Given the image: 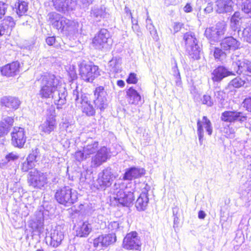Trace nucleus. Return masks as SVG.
I'll list each match as a JSON object with an SVG mask.
<instances>
[{
  "mask_svg": "<svg viewBox=\"0 0 251 251\" xmlns=\"http://www.w3.org/2000/svg\"><path fill=\"white\" fill-rule=\"evenodd\" d=\"M137 81L138 79L137 78L136 75L133 73H130L126 79V82L128 83L135 84L137 83Z\"/></svg>",
  "mask_w": 251,
  "mask_h": 251,
  "instance_id": "obj_54",
  "label": "nucleus"
},
{
  "mask_svg": "<svg viewBox=\"0 0 251 251\" xmlns=\"http://www.w3.org/2000/svg\"><path fill=\"white\" fill-rule=\"evenodd\" d=\"M226 25L224 22H218L215 26L207 28L204 32L205 37L212 42H217L225 33Z\"/></svg>",
  "mask_w": 251,
  "mask_h": 251,
  "instance_id": "obj_6",
  "label": "nucleus"
},
{
  "mask_svg": "<svg viewBox=\"0 0 251 251\" xmlns=\"http://www.w3.org/2000/svg\"><path fill=\"white\" fill-rule=\"evenodd\" d=\"M247 118L246 113L237 110L226 111L222 113L221 116V120L230 123L239 122L242 124L247 121Z\"/></svg>",
  "mask_w": 251,
  "mask_h": 251,
  "instance_id": "obj_9",
  "label": "nucleus"
},
{
  "mask_svg": "<svg viewBox=\"0 0 251 251\" xmlns=\"http://www.w3.org/2000/svg\"><path fill=\"white\" fill-rule=\"evenodd\" d=\"M11 134L12 145L19 148H23L26 139L24 129L20 127H15Z\"/></svg>",
  "mask_w": 251,
  "mask_h": 251,
  "instance_id": "obj_16",
  "label": "nucleus"
},
{
  "mask_svg": "<svg viewBox=\"0 0 251 251\" xmlns=\"http://www.w3.org/2000/svg\"><path fill=\"white\" fill-rule=\"evenodd\" d=\"M115 193L114 199L118 203V205L129 207L133 204L134 200L133 189H131L130 191H128L127 188L125 190L119 189Z\"/></svg>",
  "mask_w": 251,
  "mask_h": 251,
  "instance_id": "obj_8",
  "label": "nucleus"
},
{
  "mask_svg": "<svg viewBox=\"0 0 251 251\" xmlns=\"http://www.w3.org/2000/svg\"><path fill=\"white\" fill-rule=\"evenodd\" d=\"M245 83V81L240 77H236L232 79L228 83V87L229 88H238L243 86Z\"/></svg>",
  "mask_w": 251,
  "mask_h": 251,
  "instance_id": "obj_43",
  "label": "nucleus"
},
{
  "mask_svg": "<svg viewBox=\"0 0 251 251\" xmlns=\"http://www.w3.org/2000/svg\"><path fill=\"white\" fill-rule=\"evenodd\" d=\"M174 77L175 79L176 85L178 86H181L182 83H181V80L180 75H176V76H174Z\"/></svg>",
  "mask_w": 251,
  "mask_h": 251,
  "instance_id": "obj_63",
  "label": "nucleus"
},
{
  "mask_svg": "<svg viewBox=\"0 0 251 251\" xmlns=\"http://www.w3.org/2000/svg\"><path fill=\"white\" fill-rule=\"evenodd\" d=\"M20 66L18 61H14L2 67L0 72L2 75L7 77L14 76L19 73Z\"/></svg>",
  "mask_w": 251,
  "mask_h": 251,
  "instance_id": "obj_22",
  "label": "nucleus"
},
{
  "mask_svg": "<svg viewBox=\"0 0 251 251\" xmlns=\"http://www.w3.org/2000/svg\"><path fill=\"white\" fill-rule=\"evenodd\" d=\"M183 26V24L181 23L176 22L174 24L173 29L174 31V34L179 31L182 27Z\"/></svg>",
  "mask_w": 251,
  "mask_h": 251,
  "instance_id": "obj_58",
  "label": "nucleus"
},
{
  "mask_svg": "<svg viewBox=\"0 0 251 251\" xmlns=\"http://www.w3.org/2000/svg\"><path fill=\"white\" fill-rule=\"evenodd\" d=\"M104 87L100 86L96 88L94 91V95L97 98H104V95L105 93L104 92Z\"/></svg>",
  "mask_w": 251,
  "mask_h": 251,
  "instance_id": "obj_51",
  "label": "nucleus"
},
{
  "mask_svg": "<svg viewBox=\"0 0 251 251\" xmlns=\"http://www.w3.org/2000/svg\"><path fill=\"white\" fill-rule=\"evenodd\" d=\"M242 104L247 111L251 112V96L246 98L244 100Z\"/></svg>",
  "mask_w": 251,
  "mask_h": 251,
  "instance_id": "obj_52",
  "label": "nucleus"
},
{
  "mask_svg": "<svg viewBox=\"0 0 251 251\" xmlns=\"http://www.w3.org/2000/svg\"><path fill=\"white\" fill-rule=\"evenodd\" d=\"M13 123L14 119L10 117H6L0 122V137L4 136L9 132Z\"/></svg>",
  "mask_w": 251,
  "mask_h": 251,
  "instance_id": "obj_29",
  "label": "nucleus"
},
{
  "mask_svg": "<svg viewBox=\"0 0 251 251\" xmlns=\"http://www.w3.org/2000/svg\"><path fill=\"white\" fill-rule=\"evenodd\" d=\"M39 95L42 98H52L55 104L62 106L66 102L68 93L66 88L61 85L59 78L49 74L42 77Z\"/></svg>",
  "mask_w": 251,
  "mask_h": 251,
  "instance_id": "obj_1",
  "label": "nucleus"
},
{
  "mask_svg": "<svg viewBox=\"0 0 251 251\" xmlns=\"http://www.w3.org/2000/svg\"><path fill=\"white\" fill-rule=\"evenodd\" d=\"M197 134L199 137L200 144L202 145L203 141L204 127L206 132L209 135H211L213 132V128L210 121L206 116H203L201 120L198 119L197 121Z\"/></svg>",
  "mask_w": 251,
  "mask_h": 251,
  "instance_id": "obj_12",
  "label": "nucleus"
},
{
  "mask_svg": "<svg viewBox=\"0 0 251 251\" xmlns=\"http://www.w3.org/2000/svg\"><path fill=\"white\" fill-rule=\"evenodd\" d=\"M46 41L49 46H53L57 42L54 36L48 37L46 38Z\"/></svg>",
  "mask_w": 251,
  "mask_h": 251,
  "instance_id": "obj_60",
  "label": "nucleus"
},
{
  "mask_svg": "<svg viewBox=\"0 0 251 251\" xmlns=\"http://www.w3.org/2000/svg\"><path fill=\"white\" fill-rule=\"evenodd\" d=\"M64 237L63 232L58 228L52 229L50 234V245L56 248L61 243Z\"/></svg>",
  "mask_w": 251,
  "mask_h": 251,
  "instance_id": "obj_27",
  "label": "nucleus"
},
{
  "mask_svg": "<svg viewBox=\"0 0 251 251\" xmlns=\"http://www.w3.org/2000/svg\"><path fill=\"white\" fill-rule=\"evenodd\" d=\"M0 25L3 26L5 28L6 30L9 28L11 29L15 26V23L12 17L7 16L3 20L2 24Z\"/></svg>",
  "mask_w": 251,
  "mask_h": 251,
  "instance_id": "obj_44",
  "label": "nucleus"
},
{
  "mask_svg": "<svg viewBox=\"0 0 251 251\" xmlns=\"http://www.w3.org/2000/svg\"><path fill=\"white\" fill-rule=\"evenodd\" d=\"M121 59L119 57H114L108 63L109 70L111 72L117 73L121 71Z\"/></svg>",
  "mask_w": 251,
  "mask_h": 251,
  "instance_id": "obj_34",
  "label": "nucleus"
},
{
  "mask_svg": "<svg viewBox=\"0 0 251 251\" xmlns=\"http://www.w3.org/2000/svg\"><path fill=\"white\" fill-rule=\"evenodd\" d=\"M92 230V225L88 221L80 223L76 230V236L79 237H86Z\"/></svg>",
  "mask_w": 251,
  "mask_h": 251,
  "instance_id": "obj_28",
  "label": "nucleus"
},
{
  "mask_svg": "<svg viewBox=\"0 0 251 251\" xmlns=\"http://www.w3.org/2000/svg\"><path fill=\"white\" fill-rule=\"evenodd\" d=\"M232 0H221L216 3V11L219 13L230 12L233 10Z\"/></svg>",
  "mask_w": 251,
  "mask_h": 251,
  "instance_id": "obj_30",
  "label": "nucleus"
},
{
  "mask_svg": "<svg viewBox=\"0 0 251 251\" xmlns=\"http://www.w3.org/2000/svg\"><path fill=\"white\" fill-rule=\"evenodd\" d=\"M19 156L16 152H10L7 154L5 157L4 159L3 160V163L6 164L10 161H14L19 158Z\"/></svg>",
  "mask_w": 251,
  "mask_h": 251,
  "instance_id": "obj_49",
  "label": "nucleus"
},
{
  "mask_svg": "<svg viewBox=\"0 0 251 251\" xmlns=\"http://www.w3.org/2000/svg\"><path fill=\"white\" fill-rule=\"evenodd\" d=\"M99 142L96 141H92L83 147V151L89 157L90 155L93 154L99 151Z\"/></svg>",
  "mask_w": 251,
  "mask_h": 251,
  "instance_id": "obj_35",
  "label": "nucleus"
},
{
  "mask_svg": "<svg viewBox=\"0 0 251 251\" xmlns=\"http://www.w3.org/2000/svg\"><path fill=\"white\" fill-rule=\"evenodd\" d=\"M125 11L126 14L127 16H128L129 19H131V20H133L132 15L129 8L126 6L125 8Z\"/></svg>",
  "mask_w": 251,
  "mask_h": 251,
  "instance_id": "obj_62",
  "label": "nucleus"
},
{
  "mask_svg": "<svg viewBox=\"0 0 251 251\" xmlns=\"http://www.w3.org/2000/svg\"><path fill=\"white\" fill-rule=\"evenodd\" d=\"M72 99H74L75 104L78 107H81L82 111L87 116H93L95 114V110L93 106L89 102L87 96L79 92L78 87L73 90Z\"/></svg>",
  "mask_w": 251,
  "mask_h": 251,
  "instance_id": "obj_4",
  "label": "nucleus"
},
{
  "mask_svg": "<svg viewBox=\"0 0 251 251\" xmlns=\"http://www.w3.org/2000/svg\"><path fill=\"white\" fill-rule=\"evenodd\" d=\"M146 28L150 31L151 36L153 39H156L157 37V31L153 25L151 19L148 16L146 19Z\"/></svg>",
  "mask_w": 251,
  "mask_h": 251,
  "instance_id": "obj_41",
  "label": "nucleus"
},
{
  "mask_svg": "<svg viewBox=\"0 0 251 251\" xmlns=\"http://www.w3.org/2000/svg\"><path fill=\"white\" fill-rule=\"evenodd\" d=\"M116 241V236L115 233L101 234L94 239L93 246L98 249L101 250L107 248Z\"/></svg>",
  "mask_w": 251,
  "mask_h": 251,
  "instance_id": "obj_11",
  "label": "nucleus"
},
{
  "mask_svg": "<svg viewBox=\"0 0 251 251\" xmlns=\"http://www.w3.org/2000/svg\"><path fill=\"white\" fill-rule=\"evenodd\" d=\"M145 170L143 168L131 167L126 170L124 174V180H132L141 177L145 174Z\"/></svg>",
  "mask_w": 251,
  "mask_h": 251,
  "instance_id": "obj_24",
  "label": "nucleus"
},
{
  "mask_svg": "<svg viewBox=\"0 0 251 251\" xmlns=\"http://www.w3.org/2000/svg\"><path fill=\"white\" fill-rule=\"evenodd\" d=\"M35 166V165L34 164L33 162H31V161L27 160L26 159V160L22 163L21 167L23 172H27L29 170L34 168Z\"/></svg>",
  "mask_w": 251,
  "mask_h": 251,
  "instance_id": "obj_48",
  "label": "nucleus"
},
{
  "mask_svg": "<svg viewBox=\"0 0 251 251\" xmlns=\"http://www.w3.org/2000/svg\"><path fill=\"white\" fill-rule=\"evenodd\" d=\"M44 215L41 211H37L35 213L34 217L30 223V226L34 230L39 233L42 232L44 226Z\"/></svg>",
  "mask_w": 251,
  "mask_h": 251,
  "instance_id": "obj_23",
  "label": "nucleus"
},
{
  "mask_svg": "<svg viewBox=\"0 0 251 251\" xmlns=\"http://www.w3.org/2000/svg\"><path fill=\"white\" fill-rule=\"evenodd\" d=\"M40 151L39 150L36 148L34 150H32L31 152L29 154L26 159L27 160L31 161L34 164L37 161V158L39 157Z\"/></svg>",
  "mask_w": 251,
  "mask_h": 251,
  "instance_id": "obj_47",
  "label": "nucleus"
},
{
  "mask_svg": "<svg viewBox=\"0 0 251 251\" xmlns=\"http://www.w3.org/2000/svg\"><path fill=\"white\" fill-rule=\"evenodd\" d=\"M16 12L19 16L24 15L28 9L27 3L25 1H22L16 5Z\"/></svg>",
  "mask_w": 251,
  "mask_h": 251,
  "instance_id": "obj_42",
  "label": "nucleus"
},
{
  "mask_svg": "<svg viewBox=\"0 0 251 251\" xmlns=\"http://www.w3.org/2000/svg\"><path fill=\"white\" fill-rule=\"evenodd\" d=\"M144 185L142 192L138 197L136 202L135 206L138 211H144L147 209L149 203L148 191L150 190V186L147 184Z\"/></svg>",
  "mask_w": 251,
  "mask_h": 251,
  "instance_id": "obj_18",
  "label": "nucleus"
},
{
  "mask_svg": "<svg viewBox=\"0 0 251 251\" xmlns=\"http://www.w3.org/2000/svg\"><path fill=\"white\" fill-rule=\"evenodd\" d=\"M128 102L132 104H137L141 100L139 94L132 87L129 88L126 91Z\"/></svg>",
  "mask_w": 251,
  "mask_h": 251,
  "instance_id": "obj_32",
  "label": "nucleus"
},
{
  "mask_svg": "<svg viewBox=\"0 0 251 251\" xmlns=\"http://www.w3.org/2000/svg\"><path fill=\"white\" fill-rule=\"evenodd\" d=\"M7 8V5L5 3L0 1V20L4 15Z\"/></svg>",
  "mask_w": 251,
  "mask_h": 251,
  "instance_id": "obj_55",
  "label": "nucleus"
},
{
  "mask_svg": "<svg viewBox=\"0 0 251 251\" xmlns=\"http://www.w3.org/2000/svg\"><path fill=\"white\" fill-rule=\"evenodd\" d=\"M58 30H60L61 32L65 34H69L74 32L76 28V24L73 21L62 17L59 24Z\"/></svg>",
  "mask_w": 251,
  "mask_h": 251,
  "instance_id": "obj_25",
  "label": "nucleus"
},
{
  "mask_svg": "<svg viewBox=\"0 0 251 251\" xmlns=\"http://www.w3.org/2000/svg\"><path fill=\"white\" fill-rule=\"evenodd\" d=\"M172 71L173 73L174 76L180 75V73L178 69L176 61H175L174 66L172 67Z\"/></svg>",
  "mask_w": 251,
  "mask_h": 251,
  "instance_id": "obj_61",
  "label": "nucleus"
},
{
  "mask_svg": "<svg viewBox=\"0 0 251 251\" xmlns=\"http://www.w3.org/2000/svg\"><path fill=\"white\" fill-rule=\"evenodd\" d=\"M213 55L216 61L222 62L226 58L227 52L221 48L215 47L213 50Z\"/></svg>",
  "mask_w": 251,
  "mask_h": 251,
  "instance_id": "obj_38",
  "label": "nucleus"
},
{
  "mask_svg": "<svg viewBox=\"0 0 251 251\" xmlns=\"http://www.w3.org/2000/svg\"><path fill=\"white\" fill-rule=\"evenodd\" d=\"M28 182L30 186L41 189L47 182V175L37 170H34L29 173Z\"/></svg>",
  "mask_w": 251,
  "mask_h": 251,
  "instance_id": "obj_10",
  "label": "nucleus"
},
{
  "mask_svg": "<svg viewBox=\"0 0 251 251\" xmlns=\"http://www.w3.org/2000/svg\"><path fill=\"white\" fill-rule=\"evenodd\" d=\"M55 8L60 12L67 10L69 6V0H52Z\"/></svg>",
  "mask_w": 251,
  "mask_h": 251,
  "instance_id": "obj_37",
  "label": "nucleus"
},
{
  "mask_svg": "<svg viewBox=\"0 0 251 251\" xmlns=\"http://www.w3.org/2000/svg\"><path fill=\"white\" fill-rule=\"evenodd\" d=\"M221 48L225 51L229 52L230 50L238 49L240 42L232 36L226 37L223 39L220 43Z\"/></svg>",
  "mask_w": 251,
  "mask_h": 251,
  "instance_id": "obj_21",
  "label": "nucleus"
},
{
  "mask_svg": "<svg viewBox=\"0 0 251 251\" xmlns=\"http://www.w3.org/2000/svg\"><path fill=\"white\" fill-rule=\"evenodd\" d=\"M62 18L60 14L55 12H51L48 15V21L56 29L58 27Z\"/></svg>",
  "mask_w": 251,
  "mask_h": 251,
  "instance_id": "obj_36",
  "label": "nucleus"
},
{
  "mask_svg": "<svg viewBox=\"0 0 251 251\" xmlns=\"http://www.w3.org/2000/svg\"><path fill=\"white\" fill-rule=\"evenodd\" d=\"M116 176L113 173L110 168H105L101 173H99L98 178L95 183V186L98 189H105L112 184Z\"/></svg>",
  "mask_w": 251,
  "mask_h": 251,
  "instance_id": "obj_7",
  "label": "nucleus"
},
{
  "mask_svg": "<svg viewBox=\"0 0 251 251\" xmlns=\"http://www.w3.org/2000/svg\"><path fill=\"white\" fill-rule=\"evenodd\" d=\"M2 102L6 107L14 109H17L20 104L19 100L12 97H4L2 99Z\"/></svg>",
  "mask_w": 251,
  "mask_h": 251,
  "instance_id": "obj_33",
  "label": "nucleus"
},
{
  "mask_svg": "<svg viewBox=\"0 0 251 251\" xmlns=\"http://www.w3.org/2000/svg\"><path fill=\"white\" fill-rule=\"evenodd\" d=\"M57 127V123L55 116L50 114L47 116L45 121L40 126V130L46 134H50Z\"/></svg>",
  "mask_w": 251,
  "mask_h": 251,
  "instance_id": "obj_20",
  "label": "nucleus"
},
{
  "mask_svg": "<svg viewBox=\"0 0 251 251\" xmlns=\"http://www.w3.org/2000/svg\"><path fill=\"white\" fill-rule=\"evenodd\" d=\"M131 22L132 24V28L134 32H135L137 35L139 36L141 34V32L139 26L137 24V21H136L135 24H134V21L133 20H131Z\"/></svg>",
  "mask_w": 251,
  "mask_h": 251,
  "instance_id": "obj_57",
  "label": "nucleus"
},
{
  "mask_svg": "<svg viewBox=\"0 0 251 251\" xmlns=\"http://www.w3.org/2000/svg\"><path fill=\"white\" fill-rule=\"evenodd\" d=\"M192 7L190 3H187L184 7L183 10L186 13L190 12L192 11Z\"/></svg>",
  "mask_w": 251,
  "mask_h": 251,
  "instance_id": "obj_64",
  "label": "nucleus"
},
{
  "mask_svg": "<svg viewBox=\"0 0 251 251\" xmlns=\"http://www.w3.org/2000/svg\"><path fill=\"white\" fill-rule=\"evenodd\" d=\"M183 41L190 57L195 60L199 59L200 57V48L195 34L192 32H186L183 35Z\"/></svg>",
  "mask_w": 251,
  "mask_h": 251,
  "instance_id": "obj_5",
  "label": "nucleus"
},
{
  "mask_svg": "<svg viewBox=\"0 0 251 251\" xmlns=\"http://www.w3.org/2000/svg\"><path fill=\"white\" fill-rule=\"evenodd\" d=\"M141 246V242L136 232L127 234L123 243V248L127 250H138Z\"/></svg>",
  "mask_w": 251,
  "mask_h": 251,
  "instance_id": "obj_14",
  "label": "nucleus"
},
{
  "mask_svg": "<svg viewBox=\"0 0 251 251\" xmlns=\"http://www.w3.org/2000/svg\"><path fill=\"white\" fill-rule=\"evenodd\" d=\"M95 106L100 110H103L107 107L106 99L105 98H96L94 100Z\"/></svg>",
  "mask_w": 251,
  "mask_h": 251,
  "instance_id": "obj_45",
  "label": "nucleus"
},
{
  "mask_svg": "<svg viewBox=\"0 0 251 251\" xmlns=\"http://www.w3.org/2000/svg\"><path fill=\"white\" fill-rule=\"evenodd\" d=\"M202 102L203 104H206L208 106H212L213 105V101L211 97L209 95H205L202 99Z\"/></svg>",
  "mask_w": 251,
  "mask_h": 251,
  "instance_id": "obj_53",
  "label": "nucleus"
},
{
  "mask_svg": "<svg viewBox=\"0 0 251 251\" xmlns=\"http://www.w3.org/2000/svg\"><path fill=\"white\" fill-rule=\"evenodd\" d=\"M241 37L244 41L251 43V26H248L245 28L241 33Z\"/></svg>",
  "mask_w": 251,
  "mask_h": 251,
  "instance_id": "obj_46",
  "label": "nucleus"
},
{
  "mask_svg": "<svg viewBox=\"0 0 251 251\" xmlns=\"http://www.w3.org/2000/svg\"><path fill=\"white\" fill-rule=\"evenodd\" d=\"M241 11L244 13L248 17L251 18V0H247L238 5Z\"/></svg>",
  "mask_w": 251,
  "mask_h": 251,
  "instance_id": "obj_40",
  "label": "nucleus"
},
{
  "mask_svg": "<svg viewBox=\"0 0 251 251\" xmlns=\"http://www.w3.org/2000/svg\"><path fill=\"white\" fill-rule=\"evenodd\" d=\"M232 69L238 75L251 77V61L244 59L233 62Z\"/></svg>",
  "mask_w": 251,
  "mask_h": 251,
  "instance_id": "obj_15",
  "label": "nucleus"
},
{
  "mask_svg": "<svg viewBox=\"0 0 251 251\" xmlns=\"http://www.w3.org/2000/svg\"><path fill=\"white\" fill-rule=\"evenodd\" d=\"M241 13L238 12H235L234 14L232 16L230 20V27L231 29L234 31H238V34L239 35V31H240V26L241 24Z\"/></svg>",
  "mask_w": 251,
  "mask_h": 251,
  "instance_id": "obj_31",
  "label": "nucleus"
},
{
  "mask_svg": "<svg viewBox=\"0 0 251 251\" xmlns=\"http://www.w3.org/2000/svg\"><path fill=\"white\" fill-rule=\"evenodd\" d=\"M93 0H78V2L80 6L83 8H87L92 3Z\"/></svg>",
  "mask_w": 251,
  "mask_h": 251,
  "instance_id": "obj_56",
  "label": "nucleus"
},
{
  "mask_svg": "<svg viewBox=\"0 0 251 251\" xmlns=\"http://www.w3.org/2000/svg\"><path fill=\"white\" fill-rule=\"evenodd\" d=\"M75 157L77 161L80 162L86 159L89 157L83 150L82 151H76L75 154Z\"/></svg>",
  "mask_w": 251,
  "mask_h": 251,
  "instance_id": "obj_50",
  "label": "nucleus"
},
{
  "mask_svg": "<svg viewBox=\"0 0 251 251\" xmlns=\"http://www.w3.org/2000/svg\"><path fill=\"white\" fill-rule=\"evenodd\" d=\"M214 97L216 101H217L220 107H224L225 105V100L226 93L222 90L216 91L214 92Z\"/></svg>",
  "mask_w": 251,
  "mask_h": 251,
  "instance_id": "obj_39",
  "label": "nucleus"
},
{
  "mask_svg": "<svg viewBox=\"0 0 251 251\" xmlns=\"http://www.w3.org/2000/svg\"><path fill=\"white\" fill-rule=\"evenodd\" d=\"M108 15L106 8L103 5H95L92 7L90 12L91 17L97 22L100 21L102 19L106 18Z\"/></svg>",
  "mask_w": 251,
  "mask_h": 251,
  "instance_id": "obj_26",
  "label": "nucleus"
},
{
  "mask_svg": "<svg viewBox=\"0 0 251 251\" xmlns=\"http://www.w3.org/2000/svg\"><path fill=\"white\" fill-rule=\"evenodd\" d=\"M110 41L108 31L106 29L102 28L95 36L92 44L96 49L101 50L106 47Z\"/></svg>",
  "mask_w": 251,
  "mask_h": 251,
  "instance_id": "obj_13",
  "label": "nucleus"
},
{
  "mask_svg": "<svg viewBox=\"0 0 251 251\" xmlns=\"http://www.w3.org/2000/svg\"><path fill=\"white\" fill-rule=\"evenodd\" d=\"M80 78L86 82H92L100 75L99 67L92 62L82 61L78 64Z\"/></svg>",
  "mask_w": 251,
  "mask_h": 251,
  "instance_id": "obj_3",
  "label": "nucleus"
},
{
  "mask_svg": "<svg viewBox=\"0 0 251 251\" xmlns=\"http://www.w3.org/2000/svg\"><path fill=\"white\" fill-rule=\"evenodd\" d=\"M54 198L59 204L69 207L77 201L78 193L69 186H65L56 189Z\"/></svg>",
  "mask_w": 251,
  "mask_h": 251,
  "instance_id": "obj_2",
  "label": "nucleus"
},
{
  "mask_svg": "<svg viewBox=\"0 0 251 251\" xmlns=\"http://www.w3.org/2000/svg\"><path fill=\"white\" fill-rule=\"evenodd\" d=\"M212 80L214 82H220L224 78L230 75H235V72L232 69H228L225 66H219L216 68L212 74Z\"/></svg>",
  "mask_w": 251,
  "mask_h": 251,
  "instance_id": "obj_17",
  "label": "nucleus"
},
{
  "mask_svg": "<svg viewBox=\"0 0 251 251\" xmlns=\"http://www.w3.org/2000/svg\"><path fill=\"white\" fill-rule=\"evenodd\" d=\"M119 224L117 222H112L108 225V229L111 230H116L119 228Z\"/></svg>",
  "mask_w": 251,
  "mask_h": 251,
  "instance_id": "obj_59",
  "label": "nucleus"
},
{
  "mask_svg": "<svg viewBox=\"0 0 251 251\" xmlns=\"http://www.w3.org/2000/svg\"><path fill=\"white\" fill-rule=\"evenodd\" d=\"M108 158V151L107 149L104 146L102 147L92 157L91 166L93 167H98L106 161Z\"/></svg>",
  "mask_w": 251,
  "mask_h": 251,
  "instance_id": "obj_19",
  "label": "nucleus"
}]
</instances>
